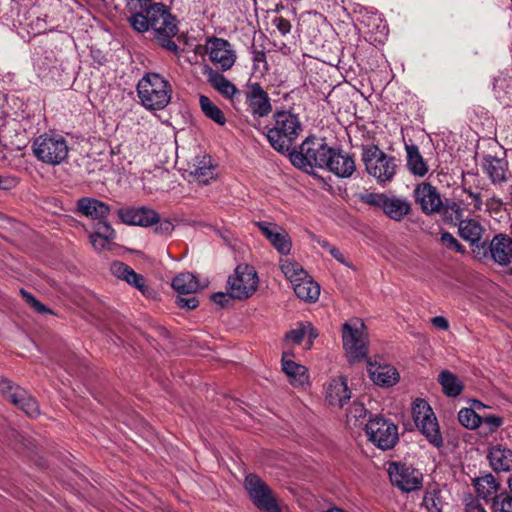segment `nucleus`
<instances>
[{"label": "nucleus", "instance_id": "9b49d317", "mask_svg": "<svg viewBox=\"0 0 512 512\" xmlns=\"http://www.w3.org/2000/svg\"><path fill=\"white\" fill-rule=\"evenodd\" d=\"M244 487L253 504L262 511L280 512L275 496L268 485L256 474H249L244 480Z\"/></svg>", "mask_w": 512, "mask_h": 512}, {"label": "nucleus", "instance_id": "4be33fe9", "mask_svg": "<svg viewBox=\"0 0 512 512\" xmlns=\"http://www.w3.org/2000/svg\"><path fill=\"white\" fill-rule=\"evenodd\" d=\"M368 373L371 380L378 386L390 387L395 385L400 375L397 369L390 364H380L370 362L368 365Z\"/></svg>", "mask_w": 512, "mask_h": 512}, {"label": "nucleus", "instance_id": "13d9d810", "mask_svg": "<svg viewBox=\"0 0 512 512\" xmlns=\"http://www.w3.org/2000/svg\"><path fill=\"white\" fill-rule=\"evenodd\" d=\"M274 23L277 27V29L283 34H287L288 32H290V29H291V24L288 20H286L285 18L283 17H277L275 20H274Z\"/></svg>", "mask_w": 512, "mask_h": 512}, {"label": "nucleus", "instance_id": "e2e57ef3", "mask_svg": "<svg viewBox=\"0 0 512 512\" xmlns=\"http://www.w3.org/2000/svg\"><path fill=\"white\" fill-rule=\"evenodd\" d=\"M465 512H486V510L480 504L471 502L466 506Z\"/></svg>", "mask_w": 512, "mask_h": 512}, {"label": "nucleus", "instance_id": "774afa93", "mask_svg": "<svg viewBox=\"0 0 512 512\" xmlns=\"http://www.w3.org/2000/svg\"><path fill=\"white\" fill-rule=\"evenodd\" d=\"M323 512H345L344 510L340 509V508H337V507H332V508H329Z\"/></svg>", "mask_w": 512, "mask_h": 512}, {"label": "nucleus", "instance_id": "a878e982", "mask_svg": "<svg viewBox=\"0 0 512 512\" xmlns=\"http://www.w3.org/2000/svg\"><path fill=\"white\" fill-rule=\"evenodd\" d=\"M282 369L289 378V382L296 388H305L309 385V376L305 366L287 359L285 355L282 358Z\"/></svg>", "mask_w": 512, "mask_h": 512}, {"label": "nucleus", "instance_id": "6ab92c4d", "mask_svg": "<svg viewBox=\"0 0 512 512\" xmlns=\"http://www.w3.org/2000/svg\"><path fill=\"white\" fill-rule=\"evenodd\" d=\"M351 398L347 379L343 376L331 378L325 386V399L332 405L343 407Z\"/></svg>", "mask_w": 512, "mask_h": 512}, {"label": "nucleus", "instance_id": "0eeeda50", "mask_svg": "<svg viewBox=\"0 0 512 512\" xmlns=\"http://www.w3.org/2000/svg\"><path fill=\"white\" fill-rule=\"evenodd\" d=\"M343 347L350 362L364 360L368 354V340L365 324L359 318H353L343 324Z\"/></svg>", "mask_w": 512, "mask_h": 512}, {"label": "nucleus", "instance_id": "473e14b6", "mask_svg": "<svg viewBox=\"0 0 512 512\" xmlns=\"http://www.w3.org/2000/svg\"><path fill=\"white\" fill-rule=\"evenodd\" d=\"M305 336H308L307 348L309 349L312 346L314 339H316L318 336V333L310 322L299 323L296 328L290 330L286 334L285 338L292 344H300Z\"/></svg>", "mask_w": 512, "mask_h": 512}, {"label": "nucleus", "instance_id": "ea45409f", "mask_svg": "<svg viewBox=\"0 0 512 512\" xmlns=\"http://www.w3.org/2000/svg\"><path fill=\"white\" fill-rule=\"evenodd\" d=\"M439 382L442 385L444 393L448 396L456 397L462 391V384L458 378L449 371H443L439 375Z\"/></svg>", "mask_w": 512, "mask_h": 512}, {"label": "nucleus", "instance_id": "4468645a", "mask_svg": "<svg viewBox=\"0 0 512 512\" xmlns=\"http://www.w3.org/2000/svg\"><path fill=\"white\" fill-rule=\"evenodd\" d=\"M415 203L426 215L440 213L443 201L437 188L429 182L417 184L413 190Z\"/></svg>", "mask_w": 512, "mask_h": 512}, {"label": "nucleus", "instance_id": "39448f33", "mask_svg": "<svg viewBox=\"0 0 512 512\" xmlns=\"http://www.w3.org/2000/svg\"><path fill=\"white\" fill-rule=\"evenodd\" d=\"M34 156L44 164L57 166L66 161L69 154L68 142L60 134L44 133L32 143Z\"/></svg>", "mask_w": 512, "mask_h": 512}, {"label": "nucleus", "instance_id": "c756f323", "mask_svg": "<svg viewBox=\"0 0 512 512\" xmlns=\"http://www.w3.org/2000/svg\"><path fill=\"white\" fill-rule=\"evenodd\" d=\"M407 168L416 177H424L429 171L427 162L422 157L418 146L411 144L405 146Z\"/></svg>", "mask_w": 512, "mask_h": 512}, {"label": "nucleus", "instance_id": "a18cd8bd", "mask_svg": "<svg viewBox=\"0 0 512 512\" xmlns=\"http://www.w3.org/2000/svg\"><path fill=\"white\" fill-rule=\"evenodd\" d=\"M423 506L428 512H441L442 501L440 498V492L433 489L426 491L423 498Z\"/></svg>", "mask_w": 512, "mask_h": 512}, {"label": "nucleus", "instance_id": "7c9ffc66", "mask_svg": "<svg viewBox=\"0 0 512 512\" xmlns=\"http://www.w3.org/2000/svg\"><path fill=\"white\" fill-rule=\"evenodd\" d=\"M411 211V203L402 197H386L383 212L392 220L401 221Z\"/></svg>", "mask_w": 512, "mask_h": 512}, {"label": "nucleus", "instance_id": "69168bd1", "mask_svg": "<svg viewBox=\"0 0 512 512\" xmlns=\"http://www.w3.org/2000/svg\"><path fill=\"white\" fill-rule=\"evenodd\" d=\"M265 59V53L262 51H257L254 53V61L260 62L264 61Z\"/></svg>", "mask_w": 512, "mask_h": 512}, {"label": "nucleus", "instance_id": "bf43d9fd", "mask_svg": "<svg viewBox=\"0 0 512 512\" xmlns=\"http://www.w3.org/2000/svg\"><path fill=\"white\" fill-rule=\"evenodd\" d=\"M431 323L438 329L441 330H448L449 328V322L448 320L443 316H435L431 319Z\"/></svg>", "mask_w": 512, "mask_h": 512}, {"label": "nucleus", "instance_id": "f3484780", "mask_svg": "<svg viewBox=\"0 0 512 512\" xmlns=\"http://www.w3.org/2000/svg\"><path fill=\"white\" fill-rule=\"evenodd\" d=\"M246 102L253 116L263 118L272 112L270 97L259 83H253L249 86L246 93Z\"/></svg>", "mask_w": 512, "mask_h": 512}, {"label": "nucleus", "instance_id": "a211bd4d", "mask_svg": "<svg viewBox=\"0 0 512 512\" xmlns=\"http://www.w3.org/2000/svg\"><path fill=\"white\" fill-rule=\"evenodd\" d=\"M118 216L127 225L149 227L158 222V213L145 206L121 208Z\"/></svg>", "mask_w": 512, "mask_h": 512}, {"label": "nucleus", "instance_id": "cd10ccee", "mask_svg": "<svg viewBox=\"0 0 512 512\" xmlns=\"http://www.w3.org/2000/svg\"><path fill=\"white\" fill-rule=\"evenodd\" d=\"M111 273L128 284L133 285L139 289L143 294L145 293V279L142 275L137 274L130 266L123 262L115 261L110 267Z\"/></svg>", "mask_w": 512, "mask_h": 512}, {"label": "nucleus", "instance_id": "58836bf2", "mask_svg": "<svg viewBox=\"0 0 512 512\" xmlns=\"http://www.w3.org/2000/svg\"><path fill=\"white\" fill-rule=\"evenodd\" d=\"M280 268L292 285L307 274L300 264L290 259H281Z\"/></svg>", "mask_w": 512, "mask_h": 512}, {"label": "nucleus", "instance_id": "f257e3e1", "mask_svg": "<svg viewBox=\"0 0 512 512\" xmlns=\"http://www.w3.org/2000/svg\"><path fill=\"white\" fill-rule=\"evenodd\" d=\"M130 25L139 33L153 31L155 40L166 50L177 54L178 46L173 38L178 33L176 18L162 3H154L142 12L130 15Z\"/></svg>", "mask_w": 512, "mask_h": 512}, {"label": "nucleus", "instance_id": "49530a36", "mask_svg": "<svg viewBox=\"0 0 512 512\" xmlns=\"http://www.w3.org/2000/svg\"><path fill=\"white\" fill-rule=\"evenodd\" d=\"M367 415V409L365 408L364 404L360 402H353L352 405L349 407L347 412V420L348 422H351L354 420V422H358L362 419H364Z\"/></svg>", "mask_w": 512, "mask_h": 512}, {"label": "nucleus", "instance_id": "3c124183", "mask_svg": "<svg viewBox=\"0 0 512 512\" xmlns=\"http://www.w3.org/2000/svg\"><path fill=\"white\" fill-rule=\"evenodd\" d=\"M386 195L381 193H367L361 196L364 203L375 207L384 208Z\"/></svg>", "mask_w": 512, "mask_h": 512}, {"label": "nucleus", "instance_id": "09e8293b", "mask_svg": "<svg viewBox=\"0 0 512 512\" xmlns=\"http://www.w3.org/2000/svg\"><path fill=\"white\" fill-rule=\"evenodd\" d=\"M20 292L25 302L36 312L40 314L52 313L51 310H49L45 305L39 302L31 293L25 291L24 289H21Z\"/></svg>", "mask_w": 512, "mask_h": 512}, {"label": "nucleus", "instance_id": "864d4df0", "mask_svg": "<svg viewBox=\"0 0 512 512\" xmlns=\"http://www.w3.org/2000/svg\"><path fill=\"white\" fill-rule=\"evenodd\" d=\"M126 1H127V7L129 9L131 15L142 12V10H144L145 8H148L150 5L155 3V2H151V0H126Z\"/></svg>", "mask_w": 512, "mask_h": 512}, {"label": "nucleus", "instance_id": "4c0bfd02", "mask_svg": "<svg viewBox=\"0 0 512 512\" xmlns=\"http://www.w3.org/2000/svg\"><path fill=\"white\" fill-rule=\"evenodd\" d=\"M199 104L202 112L206 117L213 120L218 125H225L226 117L222 110L216 106L209 97L205 95H201L199 98Z\"/></svg>", "mask_w": 512, "mask_h": 512}, {"label": "nucleus", "instance_id": "052dcab7", "mask_svg": "<svg viewBox=\"0 0 512 512\" xmlns=\"http://www.w3.org/2000/svg\"><path fill=\"white\" fill-rule=\"evenodd\" d=\"M329 253L340 263L347 265L343 254L336 247H330Z\"/></svg>", "mask_w": 512, "mask_h": 512}, {"label": "nucleus", "instance_id": "f03ea898", "mask_svg": "<svg viewBox=\"0 0 512 512\" xmlns=\"http://www.w3.org/2000/svg\"><path fill=\"white\" fill-rule=\"evenodd\" d=\"M303 131L299 115L291 110H276L272 115L267 140L278 152H288Z\"/></svg>", "mask_w": 512, "mask_h": 512}, {"label": "nucleus", "instance_id": "20e7f679", "mask_svg": "<svg viewBox=\"0 0 512 512\" xmlns=\"http://www.w3.org/2000/svg\"><path fill=\"white\" fill-rule=\"evenodd\" d=\"M361 159L367 173L375 178L379 184L391 182L396 175L397 159L386 154L376 145H363Z\"/></svg>", "mask_w": 512, "mask_h": 512}, {"label": "nucleus", "instance_id": "e433bc0d", "mask_svg": "<svg viewBox=\"0 0 512 512\" xmlns=\"http://www.w3.org/2000/svg\"><path fill=\"white\" fill-rule=\"evenodd\" d=\"M493 89L496 97L504 103H508L512 95V77L500 73L494 78Z\"/></svg>", "mask_w": 512, "mask_h": 512}, {"label": "nucleus", "instance_id": "f8f14e48", "mask_svg": "<svg viewBox=\"0 0 512 512\" xmlns=\"http://www.w3.org/2000/svg\"><path fill=\"white\" fill-rule=\"evenodd\" d=\"M230 296L244 299L251 296L257 289L258 277L255 269L249 265H239L235 274L228 279Z\"/></svg>", "mask_w": 512, "mask_h": 512}, {"label": "nucleus", "instance_id": "0e129e2a", "mask_svg": "<svg viewBox=\"0 0 512 512\" xmlns=\"http://www.w3.org/2000/svg\"><path fill=\"white\" fill-rule=\"evenodd\" d=\"M226 298H227V295L225 293H215L213 296H212V299L215 303L223 306L224 305V302L226 301Z\"/></svg>", "mask_w": 512, "mask_h": 512}, {"label": "nucleus", "instance_id": "a19ab883", "mask_svg": "<svg viewBox=\"0 0 512 512\" xmlns=\"http://www.w3.org/2000/svg\"><path fill=\"white\" fill-rule=\"evenodd\" d=\"M103 227L106 229L107 233L96 231L90 235V242L94 249L97 251L108 249L110 246V241L115 237V231L108 223H104Z\"/></svg>", "mask_w": 512, "mask_h": 512}, {"label": "nucleus", "instance_id": "dca6fc26", "mask_svg": "<svg viewBox=\"0 0 512 512\" xmlns=\"http://www.w3.org/2000/svg\"><path fill=\"white\" fill-rule=\"evenodd\" d=\"M256 226L280 254L288 255L290 253L292 242L285 229L267 221L256 222Z\"/></svg>", "mask_w": 512, "mask_h": 512}, {"label": "nucleus", "instance_id": "37998d69", "mask_svg": "<svg viewBox=\"0 0 512 512\" xmlns=\"http://www.w3.org/2000/svg\"><path fill=\"white\" fill-rule=\"evenodd\" d=\"M458 420L461 425L468 429H476L482 423V417L472 408H462L458 412Z\"/></svg>", "mask_w": 512, "mask_h": 512}, {"label": "nucleus", "instance_id": "5701e85b", "mask_svg": "<svg viewBox=\"0 0 512 512\" xmlns=\"http://www.w3.org/2000/svg\"><path fill=\"white\" fill-rule=\"evenodd\" d=\"M188 174L197 182L207 184L214 178L212 159L208 155H197L189 163Z\"/></svg>", "mask_w": 512, "mask_h": 512}, {"label": "nucleus", "instance_id": "79ce46f5", "mask_svg": "<svg viewBox=\"0 0 512 512\" xmlns=\"http://www.w3.org/2000/svg\"><path fill=\"white\" fill-rule=\"evenodd\" d=\"M449 222H460L464 216V210L460 204L454 201L443 203L440 213Z\"/></svg>", "mask_w": 512, "mask_h": 512}, {"label": "nucleus", "instance_id": "7ed1b4c3", "mask_svg": "<svg viewBox=\"0 0 512 512\" xmlns=\"http://www.w3.org/2000/svg\"><path fill=\"white\" fill-rule=\"evenodd\" d=\"M172 86L168 80L158 73L145 74L137 84L140 103L147 110H163L172 98Z\"/></svg>", "mask_w": 512, "mask_h": 512}, {"label": "nucleus", "instance_id": "c85d7f7f", "mask_svg": "<svg viewBox=\"0 0 512 512\" xmlns=\"http://www.w3.org/2000/svg\"><path fill=\"white\" fill-rule=\"evenodd\" d=\"M507 161L491 155L483 158V170L493 184L506 181Z\"/></svg>", "mask_w": 512, "mask_h": 512}, {"label": "nucleus", "instance_id": "c03bdc74", "mask_svg": "<svg viewBox=\"0 0 512 512\" xmlns=\"http://www.w3.org/2000/svg\"><path fill=\"white\" fill-rule=\"evenodd\" d=\"M491 510L492 512H512V494L510 491H504L495 496Z\"/></svg>", "mask_w": 512, "mask_h": 512}, {"label": "nucleus", "instance_id": "8fccbe9b", "mask_svg": "<svg viewBox=\"0 0 512 512\" xmlns=\"http://www.w3.org/2000/svg\"><path fill=\"white\" fill-rule=\"evenodd\" d=\"M463 192L467 194L469 198H471L472 212H478L483 209V194L482 192L473 191L470 187H464Z\"/></svg>", "mask_w": 512, "mask_h": 512}, {"label": "nucleus", "instance_id": "6e6d98bb", "mask_svg": "<svg viewBox=\"0 0 512 512\" xmlns=\"http://www.w3.org/2000/svg\"><path fill=\"white\" fill-rule=\"evenodd\" d=\"M176 303L180 308L187 309H195L199 305V301L194 296L178 297Z\"/></svg>", "mask_w": 512, "mask_h": 512}, {"label": "nucleus", "instance_id": "5fc2aeb1", "mask_svg": "<svg viewBox=\"0 0 512 512\" xmlns=\"http://www.w3.org/2000/svg\"><path fill=\"white\" fill-rule=\"evenodd\" d=\"M153 225H155L154 231L160 235L170 234L174 229V225L172 224L171 221L166 220V219L160 220L159 217H158V222L154 223Z\"/></svg>", "mask_w": 512, "mask_h": 512}, {"label": "nucleus", "instance_id": "72a5a7b5", "mask_svg": "<svg viewBox=\"0 0 512 512\" xmlns=\"http://www.w3.org/2000/svg\"><path fill=\"white\" fill-rule=\"evenodd\" d=\"M483 231L482 225L475 219H462L459 222L460 237L473 245L481 240Z\"/></svg>", "mask_w": 512, "mask_h": 512}, {"label": "nucleus", "instance_id": "9d476101", "mask_svg": "<svg viewBox=\"0 0 512 512\" xmlns=\"http://www.w3.org/2000/svg\"><path fill=\"white\" fill-rule=\"evenodd\" d=\"M368 439L382 450H388L398 442V427L390 420L377 416L366 424Z\"/></svg>", "mask_w": 512, "mask_h": 512}, {"label": "nucleus", "instance_id": "bb28decb", "mask_svg": "<svg viewBox=\"0 0 512 512\" xmlns=\"http://www.w3.org/2000/svg\"><path fill=\"white\" fill-rule=\"evenodd\" d=\"M473 486L477 496L485 501L493 502L494 497L499 494L500 483L491 473L474 478Z\"/></svg>", "mask_w": 512, "mask_h": 512}, {"label": "nucleus", "instance_id": "423d86ee", "mask_svg": "<svg viewBox=\"0 0 512 512\" xmlns=\"http://www.w3.org/2000/svg\"><path fill=\"white\" fill-rule=\"evenodd\" d=\"M330 149L323 139L308 137L300 145L299 151L291 153V162L304 170L314 167L324 168Z\"/></svg>", "mask_w": 512, "mask_h": 512}, {"label": "nucleus", "instance_id": "c9c22d12", "mask_svg": "<svg viewBox=\"0 0 512 512\" xmlns=\"http://www.w3.org/2000/svg\"><path fill=\"white\" fill-rule=\"evenodd\" d=\"M172 287L180 294H193L199 289V283L192 273L186 272L173 279Z\"/></svg>", "mask_w": 512, "mask_h": 512}, {"label": "nucleus", "instance_id": "1a4fd4ad", "mask_svg": "<svg viewBox=\"0 0 512 512\" xmlns=\"http://www.w3.org/2000/svg\"><path fill=\"white\" fill-rule=\"evenodd\" d=\"M387 472L391 483L402 492L409 493L422 487L423 474L412 465L392 461L388 463Z\"/></svg>", "mask_w": 512, "mask_h": 512}, {"label": "nucleus", "instance_id": "de8ad7c7", "mask_svg": "<svg viewBox=\"0 0 512 512\" xmlns=\"http://www.w3.org/2000/svg\"><path fill=\"white\" fill-rule=\"evenodd\" d=\"M440 240L442 245L450 250L461 254L465 252L464 246L449 232L442 233Z\"/></svg>", "mask_w": 512, "mask_h": 512}, {"label": "nucleus", "instance_id": "2f4dec72", "mask_svg": "<svg viewBox=\"0 0 512 512\" xmlns=\"http://www.w3.org/2000/svg\"><path fill=\"white\" fill-rule=\"evenodd\" d=\"M292 286L296 296L301 300L315 302L319 298L320 286L308 274Z\"/></svg>", "mask_w": 512, "mask_h": 512}, {"label": "nucleus", "instance_id": "393cba45", "mask_svg": "<svg viewBox=\"0 0 512 512\" xmlns=\"http://www.w3.org/2000/svg\"><path fill=\"white\" fill-rule=\"evenodd\" d=\"M487 458L491 468L495 472L512 471V450L503 445H495L491 447Z\"/></svg>", "mask_w": 512, "mask_h": 512}, {"label": "nucleus", "instance_id": "4d7b16f0", "mask_svg": "<svg viewBox=\"0 0 512 512\" xmlns=\"http://www.w3.org/2000/svg\"><path fill=\"white\" fill-rule=\"evenodd\" d=\"M18 181L9 175H0V190H10L16 187Z\"/></svg>", "mask_w": 512, "mask_h": 512}, {"label": "nucleus", "instance_id": "b1692460", "mask_svg": "<svg viewBox=\"0 0 512 512\" xmlns=\"http://www.w3.org/2000/svg\"><path fill=\"white\" fill-rule=\"evenodd\" d=\"M77 211L90 219L103 221L108 218L111 209L103 201L92 197H83L77 201Z\"/></svg>", "mask_w": 512, "mask_h": 512}, {"label": "nucleus", "instance_id": "f704fd0d", "mask_svg": "<svg viewBox=\"0 0 512 512\" xmlns=\"http://www.w3.org/2000/svg\"><path fill=\"white\" fill-rule=\"evenodd\" d=\"M208 81L214 89L228 99H232L239 92L226 77L211 69L208 72Z\"/></svg>", "mask_w": 512, "mask_h": 512}, {"label": "nucleus", "instance_id": "338daca9", "mask_svg": "<svg viewBox=\"0 0 512 512\" xmlns=\"http://www.w3.org/2000/svg\"><path fill=\"white\" fill-rule=\"evenodd\" d=\"M486 405H484L482 402L478 401V400H474L473 401V408L472 409H482V408H485Z\"/></svg>", "mask_w": 512, "mask_h": 512}, {"label": "nucleus", "instance_id": "680f3d73", "mask_svg": "<svg viewBox=\"0 0 512 512\" xmlns=\"http://www.w3.org/2000/svg\"><path fill=\"white\" fill-rule=\"evenodd\" d=\"M502 205L501 199L496 196H492L486 200L487 209H492L494 207H499Z\"/></svg>", "mask_w": 512, "mask_h": 512}, {"label": "nucleus", "instance_id": "412c9836", "mask_svg": "<svg viewBox=\"0 0 512 512\" xmlns=\"http://www.w3.org/2000/svg\"><path fill=\"white\" fill-rule=\"evenodd\" d=\"M326 162L327 164H325L324 168H327L338 177H349L356 168L355 161L350 155L332 148Z\"/></svg>", "mask_w": 512, "mask_h": 512}, {"label": "nucleus", "instance_id": "ddd939ff", "mask_svg": "<svg viewBox=\"0 0 512 512\" xmlns=\"http://www.w3.org/2000/svg\"><path fill=\"white\" fill-rule=\"evenodd\" d=\"M0 392L29 417H35L39 414L36 400L24 388L14 386L4 377H0Z\"/></svg>", "mask_w": 512, "mask_h": 512}, {"label": "nucleus", "instance_id": "603ef678", "mask_svg": "<svg viewBox=\"0 0 512 512\" xmlns=\"http://www.w3.org/2000/svg\"><path fill=\"white\" fill-rule=\"evenodd\" d=\"M482 425L487 427V433L495 432L503 424V418L496 415L482 417Z\"/></svg>", "mask_w": 512, "mask_h": 512}, {"label": "nucleus", "instance_id": "6e6552de", "mask_svg": "<svg viewBox=\"0 0 512 512\" xmlns=\"http://www.w3.org/2000/svg\"><path fill=\"white\" fill-rule=\"evenodd\" d=\"M412 416L417 428L433 446H443V437L440 432L437 418L424 399H416L412 403Z\"/></svg>", "mask_w": 512, "mask_h": 512}, {"label": "nucleus", "instance_id": "aec40b11", "mask_svg": "<svg viewBox=\"0 0 512 512\" xmlns=\"http://www.w3.org/2000/svg\"><path fill=\"white\" fill-rule=\"evenodd\" d=\"M489 255L494 263L508 266L512 263V238L505 234L495 235L489 244Z\"/></svg>", "mask_w": 512, "mask_h": 512}, {"label": "nucleus", "instance_id": "2eb2a0df", "mask_svg": "<svg viewBox=\"0 0 512 512\" xmlns=\"http://www.w3.org/2000/svg\"><path fill=\"white\" fill-rule=\"evenodd\" d=\"M206 51L210 61L224 71L229 70L235 63V51L227 40L216 37L209 39L206 43Z\"/></svg>", "mask_w": 512, "mask_h": 512}]
</instances>
